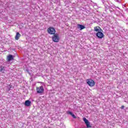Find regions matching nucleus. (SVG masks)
<instances>
[{"label":"nucleus","instance_id":"1","mask_svg":"<svg viewBox=\"0 0 128 128\" xmlns=\"http://www.w3.org/2000/svg\"><path fill=\"white\" fill-rule=\"evenodd\" d=\"M52 40L54 42H60V36H58V34H53Z\"/></svg>","mask_w":128,"mask_h":128},{"label":"nucleus","instance_id":"2","mask_svg":"<svg viewBox=\"0 0 128 128\" xmlns=\"http://www.w3.org/2000/svg\"><path fill=\"white\" fill-rule=\"evenodd\" d=\"M47 32L49 34H56V29L54 27H49Z\"/></svg>","mask_w":128,"mask_h":128},{"label":"nucleus","instance_id":"16","mask_svg":"<svg viewBox=\"0 0 128 128\" xmlns=\"http://www.w3.org/2000/svg\"><path fill=\"white\" fill-rule=\"evenodd\" d=\"M9 86H10V88H12V86L11 85H9Z\"/></svg>","mask_w":128,"mask_h":128},{"label":"nucleus","instance_id":"11","mask_svg":"<svg viewBox=\"0 0 128 128\" xmlns=\"http://www.w3.org/2000/svg\"><path fill=\"white\" fill-rule=\"evenodd\" d=\"M67 114H70V116H72V118H76V115H74V114H72V112L68 111L67 112Z\"/></svg>","mask_w":128,"mask_h":128},{"label":"nucleus","instance_id":"4","mask_svg":"<svg viewBox=\"0 0 128 128\" xmlns=\"http://www.w3.org/2000/svg\"><path fill=\"white\" fill-rule=\"evenodd\" d=\"M86 82L89 86H94V84H96V82H94V81L92 79L86 80Z\"/></svg>","mask_w":128,"mask_h":128},{"label":"nucleus","instance_id":"6","mask_svg":"<svg viewBox=\"0 0 128 128\" xmlns=\"http://www.w3.org/2000/svg\"><path fill=\"white\" fill-rule=\"evenodd\" d=\"M14 56L9 54L8 56H7V60L8 62H10V60H14Z\"/></svg>","mask_w":128,"mask_h":128},{"label":"nucleus","instance_id":"8","mask_svg":"<svg viewBox=\"0 0 128 128\" xmlns=\"http://www.w3.org/2000/svg\"><path fill=\"white\" fill-rule=\"evenodd\" d=\"M32 104V102L29 100H26L25 101L24 105L26 106H30Z\"/></svg>","mask_w":128,"mask_h":128},{"label":"nucleus","instance_id":"15","mask_svg":"<svg viewBox=\"0 0 128 128\" xmlns=\"http://www.w3.org/2000/svg\"><path fill=\"white\" fill-rule=\"evenodd\" d=\"M124 106H122L120 107V108H121L122 110V109H124Z\"/></svg>","mask_w":128,"mask_h":128},{"label":"nucleus","instance_id":"3","mask_svg":"<svg viewBox=\"0 0 128 128\" xmlns=\"http://www.w3.org/2000/svg\"><path fill=\"white\" fill-rule=\"evenodd\" d=\"M36 90L37 94H43L44 92V88L43 86H40L36 88Z\"/></svg>","mask_w":128,"mask_h":128},{"label":"nucleus","instance_id":"12","mask_svg":"<svg viewBox=\"0 0 128 128\" xmlns=\"http://www.w3.org/2000/svg\"><path fill=\"white\" fill-rule=\"evenodd\" d=\"M78 28H80V30H84V28H86V27L84 26L80 25V24H78Z\"/></svg>","mask_w":128,"mask_h":128},{"label":"nucleus","instance_id":"14","mask_svg":"<svg viewBox=\"0 0 128 128\" xmlns=\"http://www.w3.org/2000/svg\"><path fill=\"white\" fill-rule=\"evenodd\" d=\"M83 120L85 124H88V120H86V118H84Z\"/></svg>","mask_w":128,"mask_h":128},{"label":"nucleus","instance_id":"5","mask_svg":"<svg viewBox=\"0 0 128 128\" xmlns=\"http://www.w3.org/2000/svg\"><path fill=\"white\" fill-rule=\"evenodd\" d=\"M96 36H97V38H102L104 36V33H102L101 30L99 31L96 34Z\"/></svg>","mask_w":128,"mask_h":128},{"label":"nucleus","instance_id":"10","mask_svg":"<svg viewBox=\"0 0 128 128\" xmlns=\"http://www.w3.org/2000/svg\"><path fill=\"white\" fill-rule=\"evenodd\" d=\"M4 72H6V68L3 66H0V72H2V74H4Z\"/></svg>","mask_w":128,"mask_h":128},{"label":"nucleus","instance_id":"13","mask_svg":"<svg viewBox=\"0 0 128 128\" xmlns=\"http://www.w3.org/2000/svg\"><path fill=\"white\" fill-rule=\"evenodd\" d=\"M87 128H92V126H90V124L89 122H87L86 124Z\"/></svg>","mask_w":128,"mask_h":128},{"label":"nucleus","instance_id":"7","mask_svg":"<svg viewBox=\"0 0 128 128\" xmlns=\"http://www.w3.org/2000/svg\"><path fill=\"white\" fill-rule=\"evenodd\" d=\"M94 30L95 32H100L102 30V28H100V26H96L94 28Z\"/></svg>","mask_w":128,"mask_h":128},{"label":"nucleus","instance_id":"9","mask_svg":"<svg viewBox=\"0 0 128 128\" xmlns=\"http://www.w3.org/2000/svg\"><path fill=\"white\" fill-rule=\"evenodd\" d=\"M20 32H17L16 34V36H15V40H20Z\"/></svg>","mask_w":128,"mask_h":128}]
</instances>
